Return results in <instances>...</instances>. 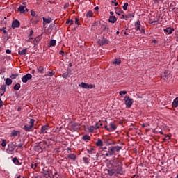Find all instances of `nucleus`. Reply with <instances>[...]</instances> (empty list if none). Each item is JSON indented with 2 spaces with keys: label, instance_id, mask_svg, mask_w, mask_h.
I'll use <instances>...</instances> for the list:
<instances>
[{
  "label": "nucleus",
  "instance_id": "obj_1",
  "mask_svg": "<svg viewBox=\"0 0 178 178\" xmlns=\"http://www.w3.org/2000/svg\"><path fill=\"white\" fill-rule=\"evenodd\" d=\"M30 125L25 124L23 127V130L25 131H31L33 128L34 127V123L35 122V120L33 118H29Z\"/></svg>",
  "mask_w": 178,
  "mask_h": 178
},
{
  "label": "nucleus",
  "instance_id": "obj_2",
  "mask_svg": "<svg viewBox=\"0 0 178 178\" xmlns=\"http://www.w3.org/2000/svg\"><path fill=\"white\" fill-rule=\"evenodd\" d=\"M16 143L14 142H11L8 145V148L6 149L7 154H12L15 149H16Z\"/></svg>",
  "mask_w": 178,
  "mask_h": 178
},
{
  "label": "nucleus",
  "instance_id": "obj_3",
  "mask_svg": "<svg viewBox=\"0 0 178 178\" xmlns=\"http://www.w3.org/2000/svg\"><path fill=\"white\" fill-rule=\"evenodd\" d=\"M125 105L127 108H130L133 105V99L130 98L128 95L124 97Z\"/></svg>",
  "mask_w": 178,
  "mask_h": 178
},
{
  "label": "nucleus",
  "instance_id": "obj_4",
  "mask_svg": "<svg viewBox=\"0 0 178 178\" xmlns=\"http://www.w3.org/2000/svg\"><path fill=\"white\" fill-rule=\"evenodd\" d=\"M44 177L45 178H54V175H52V171L49 169L45 170H43Z\"/></svg>",
  "mask_w": 178,
  "mask_h": 178
},
{
  "label": "nucleus",
  "instance_id": "obj_5",
  "mask_svg": "<svg viewBox=\"0 0 178 178\" xmlns=\"http://www.w3.org/2000/svg\"><path fill=\"white\" fill-rule=\"evenodd\" d=\"M79 87H81L82 88H85L86 90H91L92 88H94L95 86L92 84H88L82 82L81 84L79 85Z\"/></svg>",
  "mask_w": 178,
  "mask_h": 178
},
{
  "label": "nucleus",
  "instance_id": "obj_6",
  "mask_svg": "<svg viewBox=\"0 0 178 178\" xmlns=\"http://www.w3.org/2000/svg\"><path fill=\"white\" fill-rule=\"evenodd\" d=\"M69 126L74 131H76V130L80 127V124H79V122H70Z\"/></svg>",
  "mask_w": 178,
  "mask_h": 178
},
{
  "label": "nucleus",
  "instance_id": "obj_7",
  "mask_svg": "<svg viewBox=\"0 0 178 178\" xmlns=\"http://www.w3.org/2000/svg\"><path fill=\"white\" fill-rule=\"evenodd\" d=\"M105 156H112L115 155V152H113V149L111 147H109L108 149L106 150V153L104 154Z\"/></svg>",
  "mask_w": 178,
  "mask_h": 178
},
{
  "label": "nucleus",
  "instance_id": "obj_8",
  "mask_svg": "<svg viewBox=\"0 0 178 178\" xmlns=\"http://www.w3.org/2000/svg\"><path fill=\"white\" fill-rule=\"evenodd\" d=\"M33 79V75L31 74H26L22 78V83H27L28 80H31Z\"/></svg>",
  "mask_w": 178,
  "mask_h": 178
},
{
  "label": "nucleus",
  "instance_id": "obj_9",
  "mask_svg": "<svg viewBox=\"0 0 178 178\" xmlns=\"http://www.w3.org/2000/svg\"><path fill=\"white\" fill-rule=\"evenodd\" d=\"M11 27H12V29H16L17 27H20V22H19V20H17V19H15L12 22Z\"/></svg>",
  "mask_w": 178,
  "mask_h": 178
},
{
  "label": "nucleus",
  "instance_id": "obj_10",
  "mask_svg": "<svg viewBox=\"0 0 178 178\" xmlns=\"http://www.w3.org/2000/svg\"><path fill=\"white\" fill-rule=\"evenodd\" d=\"M48 130H49V125L46 124L44 126H42L41 128V134H45V133H47Z\"/></svg>",
  "mask_w": 178,
  "mask_h": 178
},
{
  "label": "nucleus",
  "instance_id": "obj_11",
  "mask_svg": "<svg viewBox=\"0 0 178 178\" xmlns=\"http://www.w3.org/2000/svg\"><path fill=\"white\" fill-rule=\"evenodd\" d=\"M44 145H47V143L45 142H40L39 143V145L36 147V148H38V149H40V152L42 151V149H44L45 146Z\"/></svg>",
  "mask_w": 178,
  "mask_h": 178
},
{
  "label": "nucleus",
  "instance_id": "obj_12",
  "mask_svg": "<svg viewBox=\"0 0 178 178\" xmlns=\"http://www.w3.org/2000/svg\"><path fill=\"white\" fill-rule=\"evenodd\" d=\"M12 162L14 163V165H17V166H22V163L19 161L17 157H13L12 159Z\"/></svg>",
  "mask_w": 178,
  "mask_h": 178
},
{
  "label": "nucleus",
  "instance_id": "obj_13",
  "mask_svg": "<svg viewBox=\"0 0 178 178\" xmlns=\"http://www.w3.org/2000/svg\"><path fill=\"white\" fill-rule=\"evenodd\" d=\"M109 40H108V39L106 38H102L99 40V44L100 45H106L107 44H108Z\"/></svg>",
  "mask_w": 178,
  "mask_h": 178
},
{
  "label": "nucleus",
  "instance_id": "obj_14",
  "mask_svg": "<svg viewBox=\"0 0 178 178\" xmlns=\"http://www.w3.org/2000/svg\"><path fill=\"white\" fill-rule=\"evenodd\" d=\"M134 26H135V30H136V31H138V30H140L141 28V22H140V20L136 21L134 23Z\"/></svg>",
  "mask_w": 178,
  "mask_h": 178
},
{
  "label": "nucleus",
  "instance_id": "obj_15",
  "mask_svg": "<svg viewBox=\"0 0 178 178\" xmlns=\"http://www.w3.org/2000/svg\"><path fill=\"white\" fill-rule=\"evenodd\" d=\"M43 24H45L47 23V24H49V23H52L54 19L48 17V18L43 17Z\"/></svg>",
  "mask_w": 178,
  "mask_h": 178
},
{
  "label": "nucleus",
  "instance_id": "obj_16",
  "mask_svg": "<svg viewBox=\"0 0 178 178\" xmlns=\"http://www.w3.org/2000/svg\"><path fill=\"white\" fill-rule=\"evenodd\" d=\"M97 129H99V126H98V124H95V126H91L89 129L90 133H94L95 130H97Z\"/></svg>",
  "mask_w": 178,
  "mask_h": 178
},
{
  "label": "nucleus",
  "instance_id": "obj_17",
  "mask_svg": "<svg viewBox=\"0 0 178 178\" xmlns=\"http://www.w3.org/2000/svg\"><path fill=\"white\" fill-rule=\"evenodd\" d=\"M87 152L90 155H92V154H95L96 153L95 147H90V149H87Z\"/></svg>",
  "mask_w": 178,
  "mask_h": 178
},
{
  "label": "nucleus",
  "instance_id": "obj_18",
  "mask_svg": "<svg viewBox=\"0 0 178 178\" xmlns=\"http://www.w3.org/2000/svg\"><path fill=\"white\" fill-rule=\"evenodd\" d=\"M173 31H175V29H172L170 27L164 29V33H168V34H172Z\"/></svg>",
  "mask_w": 178,
  "mask_h": 178
},
{
  "label": "nucleus",
  "instance_id": "obj_19",
  "mask_svg": "<svg viewBox=\"0 0 178 178\" xmlns=\"http://www.w3.org/2000/svg\"><path fill=\"white\" fill-rule=\"evenodd\" d=\"M117 128L118 127H116V124H115V123L113 122L110 123L111 131H115V130H116Z\"/></svg>",
  "mask_w": 178,
  "mask_h": 178
},
{
  "label": "nucleus",
  "instance_id": "obj_20",
  "mask_svg": "<svg viewBox=\"0 0 178 178\" xmlns=\"http://www.w3.org/2000/svg\"><path fill=\"white\" fill-rule=\"evenodd\" d=\"M111 148L113 149L114 154L116 152H119V151H120V149H122V147H120V146H111Z\"/></svg>",
  "mask_w": 178,
  "mask_h": 178
},
{
  "label": "nucleus",
  "instance_id": "obj_21",
  "mask_svg": "<svg viewBox=\"0 0 178 178\" xmlns=\"http://www.w3.org/2000/svg\"><path fill=\"white\" fill-rule=\"evenodd\" d=\"M26 6H20L19 8H18V11L20 12L21 13H26Z\"/></svg>",
  "mask_w": 178,
  "mask_h": 178
},
{
  "label": "nucleus",
  "instance_id": "obj_22",
  "mask_svg": "<svg viewBox=\"0 0 178 178\" xmlns=\"http://www.w3.org/2000/svg\"><path fill=\"white\" fill-rule=\"evenodd\" d=\"M172 108L178 107V97H176L172 102Z\"/></svg>",
  "mask_w": 178,
  "mask_h": 178
},
{
  "label": "nucleus",
  "instance_id": "obj_23",
  "mask_svg": "<svg viewBox=\"0 0 178 178\" xmlns=\"http://www.w3.org/2000/svg\"><path fill=\"white\" fill-rule=\"evenodd\" d=\"M116 20H118V19H116V17L115 16H111L109 17L108 22L109 23H116Z\"/></svg>",
  "mask_w": 178,
  "mask_h": 178
},
{
  "label": "nucleus",
  "instance_id": "obj_24",
  "mask_svg": "<svg viewBox=\"0 0 178 178\" xmlns=\"http://www.w3.org/2000/svg\"><path fill=\"white\" fill-rule=\"evenodd\" d=\"M122 172H123V168H122V166H118L115 170V172L117 173V175H122Z\"/></svg>",
  "mask_w": 178,
  "mask_h": 178
},
{
  "label": "nucleus",
  "instance_id": "obj_25",
  "mask_svg": "<svg viewBox=\"0 0 178 178\" xmlns=\"http://www.w3.org/2000/svg\"><path fill=\"white\" fill-rule=\"evenodd\" d=\"M56 45V40H54V39L51 40L49 44V48H51V47H55Z\"/></svg>",
  "mask_w": 178,
  "mask_h": 178
},
{
  "label": "nucleus",
  "instance_id": "obj_26",
  "mask_svg": "<svg viewBox=\"0 0 178 178\" xmlns=\"http://www.w3.org/2000/svg\"><path fill=\"white\" fill-rule=\"evenodd\" d=\"M95 144L97 147H102V145H104V143H102V140L99 138L97 140Z\"/></svg>",
  "mask_w": 178,
  "mask_h": 178
},
{
  "label": "nucleus",
  "instance_id": "obj_27",
  "mask_svg": "<svg viewBox=\"0 0 178 178\" xmlns=\"http://www.w3.org/2000/svg\"><path fill=\"white\" fill-rule=\"evenodd\" d=\"M82 140H83V141H90L91 140V137L88 135H84L82 137Z\"/></svg>",
  "mask_w": 178,
  "mask_h": 178
},
{
  "label": "nucleus",
  "instance_id": "obj_28",
  "mask_svg": "<svg viewBox=\"0 0 178 178\" xmlns=\"http://www.w3.org/2000/svg\"><path fill=\"white\" fill-rule=\"evenodd\" d=\"M19 134H20V131H16V130H13L12 131V133H11V137H16V136H17Z\"/></svg>",
  "mask_w": 178,
  "mask_h": 178
},
{
  "label": "nucleus",
  "instance_id": "obj_29",
  "mask_svg": "<svg viewBox=\"0 0 178 178\" xmlns=\"http://www.w3.org/2000/svg\"><path fill=\"white\" fill-rule=\"evenodd\" d=\"M40 40H41V38L39 36V37H37L35 40H34V41H33V44L35 46V45H38V43L40 42Z\"/></svg>",
  "mask_w": 178,
  "mask_h": 178
},
{
  "label": "nucleus",
  "instance_id": "obj_30",
  "mask_svg": "<svg viewBox=\"0 0 178 178\" xmlns=\"http://www.w3.org/2000/svg\"><path fill=\"white\" fill-rule=\"evenodd\" d=\"M67 158H69V159H72V161H74L76 157L74 154H70L67 156Z\"/></svg>",
  "mask_w": 178,
  "mask_h": 178
},
{
  "label": "nucleus",
  "instance_id": "obj_31",
  "mask_svg": "<svg viewBox=\"0 0 178 178\" xmlns=\"http://www.w3.org/2000/svg\"><path fill=\"white\" fill-rule=\"evenodd\" d=\"M122 63V60H120V58H115L114 60H113V63L114 65H119L120 63Z\"/></svg>",
  "mask_w": 178,
  "mask_h": 178
},
{
  "label": "nucleus",
  "instance_id": "obj_32",
  "mask_svg": "<svg viewBox=\"0 0 178 178\" xmlns=\"http://www.w3.org/2000/svg\"><path fill=\"white\" fill-rule=\"evenodd\" d=\"M6 86H12V79L7 78L6 79Z\"/></svg>",
  "mask_w": 178,
  "mask_h": 178
},
{
  "label": "nucleus",
  "instance_id": "obj_33",
  "mask_svg": "<svg viewBox=\"0 0 178 178\" xmlns=\"http://www.w3.org/2000/svg\"><path fill=\"white\" fill-rule=\"evenodd\" d=\"M13 90L19 91V90H20V83H16L13 87Z\"/></svg>",
  "mask_w": 178,
  "mask_h": 178
},
{
  "label": "nucleus",
  "instance_id": "obj_34",
  "mask_svg": "<svg viewBox=\"0 0 178 178\" xmlns=\"http://www.w3.org/2000/svg\"><path fill=\"white\" fill-rule=\"evenodd\" d=\"M37 69H38V71L39 72V73H40V74H44V67L40 66Z\"/></svg>",
  "mask_w": 178,
  "mask_h": 178
},
{
  "label": "nucleus",
  "instance_id": "obj_35",
  "mask_svg": "<svg viewBox=\"0 0 178 178\" xmlns=\"http://www.w3.org/2000/svg\"><path fill=\"white\" fill-rule=\"evenodd\" d=\"M112 144H115V143H112L111 139H106V145H112Z\"/></svg>",
  "mask_w": 178,
  "mask_h": 178
},
{
  "label": "nucleus",
  "instance_id": "obj_36",
  "mask_svg": "<svg viewBox=\"0 0 178 178\" xmlns=\"http://www.w3.org/2000/svg\"><path fill=\"white\" fill-rule=\"evenodd\" d=\"M93 15H94V13L90 10L86 13V17H92Z\"/></svg>",
  "mask_w": 178,
  "mask_h": 178
},
{
  "label": "nucleus",
  "instance_id": "obj_37",
  "mask_svg": "<svg viewBox=\"0 0 178 178\" xmlns=\"http://www.w3.org/2000/svg\"><path fill=\"white\" fill-rule=\"evenodd\" d=\"M27 52V49H22V51H19V55H26V53Z\"/></svg>",
  "mask_w": 178,
  "mask_h": 178
},
{
  "label": "nucleus",
  "instance_id": "obj_38",
  "mask_svg": "<svg viewBox=\"0 0 178 178\" xmlns=\"http://www.w3.org/2000/svg\"><path fill=\"white\" fill-rule=\"evenodd\" d=\"M115 170H108V173L109 175V176H113V175H115Z\"/></svg>",
  "mask_w": 178,
  "mask_h": 178
},
{
  "label": "nucleus",
  "instance_id": "obj_39",
  "mask_svg": "<svg viewBox=\"0 0 178 178\" xmlns=\"http://www.w3.org/2000/svg\"><path fill=\"white\" fill-rule=\"evenodd\" d=\"M62 77H63V79H67V77H69V72H63Z\"/></svg>",
  "mask_w": 178,
  "mask_h": 178
},
{
  "label": "nucleus",
  "instance_id": "obj_40",
  "mask_svg": "<svg viewBox=\"0 0 178 178\" xmlns=\"http://www.w3.org/2000/svg\"><path fill=\"white\" fill-rule=\"evenodd\" d=\"M1 147H6V140L2 139V143L1 144Z\"/></svg>",
  "mask_w": 178,
  "mask_h": 178
},
{
  "label": "nucleus",
  "instance_id": "obj_41",
  "mask_svg": "<svg viewBox=\"0 0 178 178\" xmlns=\"http://www.w3.org/2000/svg\"><path fill=\"white\" fill-rule=\"evenodd\" d=\"M0 90L6 92V85H2L0 88Z\"/></svg>",
  "mask_w": 178,
  "mask_h": 178
},
{
  "label": "nucleus",
  "instance_id": "obj_42",
  "mask_svg": "<svg viewBox=\"0 0 178 178\" xmlns=\"http://www.w3.org/2000/svg\"><path fill=\"white\" fill-rule=\"evenodd\" d=\"M54 75H55V72H54V71L49 72L48 74H47V76L49 77H52V76H54Z\"/></svg>",
  "mask_w": 178,
  "mask_h": 178
},
{
  "label": "nucleus",
  "instance_id": "obj_43",
  "mask_svg": "<svg viewBox=\"0 0 178 178\" xmlns=\"http://www.w3.org/2000/svg\"><path fill=\"white\" fill-rule=\"evenodd\" d=\"M83 161L85 163H87V164L90 163V160H88V158L87 157H83Z\"/></svg>",
  "mask_w": 178,
  "mask_h": 178
},
{
  "label": "nucleus",
  "instance_id": "obj_44",
  "mask_svg": "<svg viewBox=\"0 0 178 178\" xmlns=\"http://www.w3.org/2000/svg\"><path fill=\"white\" fill-rule=\"evenodd\" d=\"M19 76V74H11V76H10V79H12L13 80L16 79V77H17Z\"/></svg>",
  "mask_w": 178,
  "mask_h": 178
},
{
  "label": "nucleus",
  "instance_id": "obj_45",
  "mask_svg": "<svg viewBox=\"0 0 178 178\" xmlns=\"http://www.w3.org/2000/svg\"><path fill=\"white\" fill-rule=\"evenodd\" d=\"M95 124H97L99 126V129L102 128L103 124L101 122V120H99L98 122H96Z\"/></svg>",
  "mask_w": 178,
  "mask_h": 178
},
{
  "label": "nucleus",
  "instance_id": "obj_46",
  "mask_svg": "<svg viewBox=\"0 0 178 178\" xmlns=\"http://www.w3.org/2000/svg\"><path fill=\"white\" fill-rule=\"evenodd\" d=\"M127 6H129V3H125L124 6H122V9L124 10H127Z\"/></svg>",
  "mask_w": 178,
  "mask_h": 178
},
{
  "label": "nucleus",
  "instance_id": "obj_47",
  "mask_svg": "<svg viewBox=\"0 0 178 178\" xmlns=\"http://www.w3.org/2000/svg\"><path fill=\"white\" fill-rule=\"evenodd\" d=\"M37 166H38V163L31 164V169L35 170L37 168Z\"/></svg>",
  "mask_w": 178,
  "mask_h": 178
},
{
  "label": "nucleus",
  "instance_id": "obj_48",
  "mask_svg": "<svg viewBox=\"0 0 178 178\" xmlns=\"http://www.w3.org/2000/svg\"><path fill=\"white\" fill-rule=\"evenodd\" d=\"M103 30H104V31H106L107 33L111 31V30L109 29V26H104Z\"/></svg>",
  "mask_w": 178,
  "mask_h": 178
},
{
  "label": "nucleus",
  "instance_id": "obj_49",
  "mask_svg": "<svg viewBox=\"0 0 178 178\" xmlns=\"http://www.w3.org/2000/svg\"><path fill=\"white\" fill-rule=\"evenodd\" d=\"M23 145H24V143H19L18 144L17 147L19 148V149H23Z\"/></svg>",
  "mask_w": 178,
  "mask_h": 178
},
{
  "label": "nucleus",
  "instance_id": "obj_50",
  "mask_svg": "<svg viewBox=\"0 0 178 178\" xmlns=\"http://www.w3.org/2000/svg\"><path fill=\"white\" fill-rule=\"evenodd\" d=\"M5 29H6V27H3L1 29H0V31H3V33H4V34H8V31H6V30H5Z\"/></svg>",
  "mask_w": 178,
  "mask_h": 178
},
{
  "label": "nucleus",
  "instance_id": "obj_51",
  "mask_svg": "<svg viewBox=\"0 0 178 178\" xmlns=\"http://www.w3.org/2000/svg\"><path fill=\"white\" fill-rule=\"evenodd\" d=\"M126 94H127V91H120L119 92V95H126Z\"/></svg>",
  "mask_w": 178,
  "mask_h": 178
},
{
  "label": "nucleus",
  "instance_id": "obj_52",
  "mask_svg": "<svg viewBox=\"0 0 178 178\" xmlns=\"http://www.w3.org/2000/svg\"><path fill=\"white\" fill-rule=\"evenodd\" d=\"M116 15H118V16H120V15H122V13H124V12L123 10H120L119 12L115 11Z\"/></svg>",
  "mask_w": 178,
  "mask_h": 178
},
{
  "label": "nucleus",
  "instance_id": "obj_53",
  "mask_svg": "<svg viewBox=\"0 0 178 178\" xmlns=\"http://www.w3.org/2000/svg\"><path fill=\"white\" fill-rule=\"evenodd\" d=\"M35 15H36L35 11H34V10L31 11V16L34 17H35Z\"/></svg>",
  "mask_w": 178,
  "mask_h": 178
},
{
  "label": "nucleus",
  "instance_id": "obj_54",
  "mask_svg": "<svg viewBox=\"0 0 178 178\" xmlns=\"http://www.w3.org/2000/svg\"><path fill=\"white\" fill-rule=\"evenodd\" d=\"M104 129H105L106 130H107V131H111V130L110 127H109V128L108 127V125H105V126H104Z\"/></svg>",
  "mask_w": 178,
  "mask_h": 178
},
{
  "label": "nucleus",
  "instance_id": "obj_55",
  "mask_svg": "<svg viewBox=\"0 0 178 178\" xmlns=\"http://www.w3.org/2000/svg\"><path fill=\"white\" fill-rule=\"evenodd\" d=\"M112 3H115V6H118V5H119V3L116 2V0H112Z\"/></svg>",
  "mask_w": 178,
  "mask_h": 178
},
{
  "label": "nucleus",
  "instance_id": "obj_56",
  "mask_svg": "<svg viewBox=\"0 0 178 178\" xmlns=\"http://www.w3.org/2000/svg\"><path fill=\"white\" fill-rule=\"evenodd\" d=\"M163 80H166V79H168V75H167L166 74H165L164 75L162 76Z\"/></svg>",
  "mask_w": 178,
  "mask_h": 178
},
{
  "label": "nucleus",
  "instance_id": "obj_57",
  "mask_svg": "<svg viewBox=\"0 0 178 178\" xmlns=\"http://www.w3.org/2000/svg\"><path fill=\"white\" fill-rule=\"evenodd\" d=\"M129 17L130 19L134 17V13H131V14H128Z\"/></svg>",
  "mask_w": 178,
  "mask_h": 178
},
{
  "label": "nucleus",
  "instance_id": "obj_58",
  "mask_svg": "<svg viewBox=\"0 0 178 178\" xmlns=\"http://www.w3.org/2000/svg\"><path fill=\"white\" fill-rule=\"evenodd\" d=\"M148 126H149V124L143 123V124H142V127H148Z\"/></svg>",
  "mask_w": 178,
  "mask_h": 178
},
{
  "label": "nucleus",
  "instance_id": "obj_59",
  "mask_svg": "<svg viewBox=\"0 0 178 178\" xmlns=\"http://www.w3.org/2000/svg\"><path fill=\"white\" fill-rule=\"evenodd\" d=\"M75 24H77V26H79V18H75Z\"/></svg>",
  "mask_w": 178,
  "mask_h": 178
},
{
  "label": "nucleus",
  "instance_id": "obj_60",
  "mask_svg": "<svg viewBox=\"0 0 178 178\" xmlns=\"http://www.w3.org/2000/svg\"><path fill=\"white\" fill-rule=\"evenodd\" d=\"M6 54H12V50L7 49V50H6Z\"/></svg>",
  "mask_w": 178,
  "mask_h": 178
},
{
  "label": "nucleus",
  "instance_id": "obj_61",
  "mask_svg": "<svg viewBox=\"0 0 178 178\" xmlns=\"http://www.w3.org/2000/svg\"><path fill=\"white\" fill-rule=\"evenodd\" d=\"M33 34H34V31L33 30H31L30 31L29 37H31V35H33Z\"/></svg>",
  "mask_w": 178,
  "mask_h": 178
},
{
  "label": "nucleus",
  "instance_id": "obj_62",
  "mask_svg": "<svg viewBox=\"0 0 178 178\" xmlns=\"http://www.w3.org/2000/svg\"><path fill=\"white\" fill-rule=\"evenodd\" d=\"M1 97L5 94V92L3 90H0Z\"/></svg>",
  "mask_w": 178,
  "mask_h": 178
},
{
  "label": "nucleus",
  "instance_id": "obj_63",
  "mask_svg": "<svg viewBox=\"0 0 178 178\" xmlns=\"http://www.w3.org/2000/svg\"><path fill=\"white\" fill-rule=\"evenodd\" d=\"M139 31H140V33H145V29H140Z\"/></svg>",
  "mask_w": 178,
  "mask_h": 178
},
{
  "label": "nucleus",
  "instance_id": "obj_64",
  "mask_svg": "<svg viewBox=\"0 0 178 178\" xmlns=\"http://www.w3.org/2000/svg\"><path fill=\"white\" fill-rule=\"evenodd\" d=\"M31 178H40L38 175H33Z\"/></svg>",
  "mask_w": 178,
  "mask_h": 178
}]
</instances>
